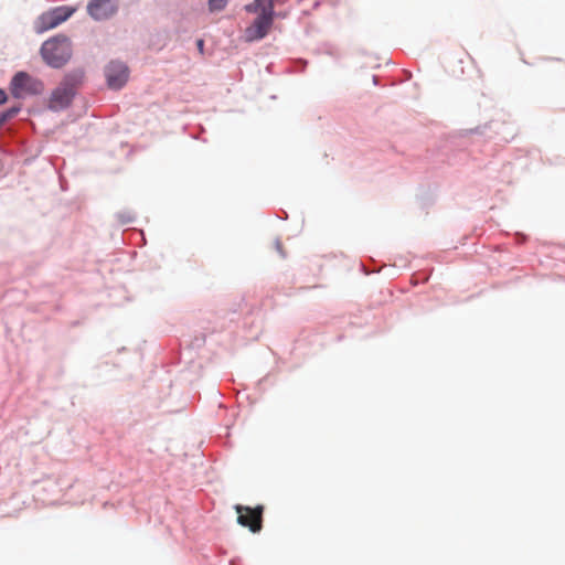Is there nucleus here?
<instances>
[{
  "instance_id": "nucleus-1",
  "label": "nucleus",
  "mask_w": 565,
  "mask_h": 565,
  "mask_svg": "<svg viewBox=\"0 0 565 565\" xmlns=\"http://www.w3.org/2000/svg\"><path fill=\"white\" fill-rule=\"evenodd\" d=\"M86 72L83 67H76L66 72L57 86L51 92L47 109L53 113L64 111L70 108L83 86Z\"/></svg>"
},
{
  "instance_id": "nucleus-2",
  "label": "nucleus",
  "mask_w": 565,
  "mask_h": 565,
  "mask_svg": "<svg viewBox=\"0 0 565 565\" xmlns=\"http://www.w3.org/2000/svg\"><path fill=\"white\" fill-rule=\"evenodd\" d=\"M117 355L124 358L105 359L96 365L97 376L114 381H126L132 376L134 369L138 366V356L125 347L118 349Z\"/></svg>"
},
{
  "instance_id": "nucleus-3",
  "label": "nucleus",
  "mask_w": 565,
  "mask_h": 565,
  "mask_svg": "<svg viewBox=\"0 0 565 565\" xmlns=\"http://www.w3.org/2000/svg\"><path fill=\"white\" fill-rule=\"evenodd\" d=\"M39 53L45 65L61 70L73 56L72 40L64 33L54 34L41 44Z\"/></svg>"
},
{
  "instance_id": "nucleus-4",
  "label": "nucleus",
  "mask_w": 565,
  "mask_h": 565,
  "mask_svg": "<svg viewBox=\"0 0 565 565\" xmlns=\"http://www.w3.org/2000/svg\"><path fill=\"white\" fill-rule=\"evenodd\" d=\"M44 82L26 71L15 72L9 82V92L14 99L36 97L44 93Z\"/></svg>"
},
{
  "instance_id": "nucleus-5",
  "label": "nucleus",
  "mask_w": 565,
  "mask_h": 565,
  "mask_svg": "<svg viewBox=\"0 0 565 565\" xmlns=\"http://www.w3.org/2000/svg\"><path fill=\"white\" fill-rule=\"evenodd\" d=\"M75 11V7L67 4L51 8L34 20L33 30L38 34L52 30L67 21Z\"/></svg>"
},
{
  "instance_id": "nucleus-6",
  "label": "nucleus",
  "mask_w": 565,
  "mask_h": 565,
  "mask_svg": "<svg viewBox=\"0 0 565 565\" xmlns=\"http://www.w3.org/2000/svg\"><path fill=\"white\" fill-rule=\"evenodd\" d=\"M130 75L129 66L126 62L114 58L110 60L105 66H104V76L106 86L108 89L118 92L122 89Z\"/></svg>"
},
{
  "instance_id": "nucleus-7",
  "label": "nucleus",
  "mask_w": 565,
  "mask_h": 565,
  "mask_svg": "<svg viewBox=\"0 0 565 565\" xmlns=\"http://www.w3.org/2000/svg\"><path fill=\"white\" fill-rule=\"evenodd\" d=\"M235 510L238 514L237 523L248 527L252 533H259L263 529L264 505L257 504L254 508L237 504Z\"/></svg>"
},
{
  "instance_id": "nucleus-8",
  "label": "nucleus",
  "mask_w": 565,
  "mask_h": 565,
  "mask_svg": "<svg viewBox=\"0 0 565 565\" xmlns=\"http://www.w3.org/2000/svg\"><path fill=\"white\" fill-rule=\"evenodd\" d=\"M119 11V0H89L86 6L87 14L95 22L113 19Z\"/></svg>"
},
{
  "instance_id": "nucleus-9",
  "label": "nucleus",
  "mask_w": 565,
  "mask_h": 565,
  "mask_svg": "<svg viewBox=\"0 0 565 565\" xmlns=\"http://www.w3.org/2000/svg\"><path fill=\"white\" fill-rule=\"evenodd\" d=\"M275 18L257 14L253 22L245 29L244 41L254 43L265 39L273 28Z\"/></svg>"
},
{
  "instance_id": "nucleus-10",
  "label": "nucleus",
  "mask_w": 565,
  "mask_h": 565,
  "mask_svg": "<svg viewBox=\"0 0 565 565\" xmlns=\"http://www.w3.org/2000/svg\"><path fill=\"white\" fill-rule=\"evenodd\" d=\"M501 126V122L498 120H491L486 122L484 125L477 126L471 129H465L460 132L461 137L470 136V135H477L484 138H493L494 135H499V127Z\"/></svg>"
},
{
  "instance_id": "nucleus-11",
  "label": "nucleus",
  "mask_w": 565,
  "mask_h": 565,
  "mask_svg": "<svg viewBox=\"0 0 565 565\" xmlns=\"http://www.w3.org/2000/svg\"><path fill=\"white\" fill-rule=\"evenodd\" d=\"M244 10L247 13L265 14L275 19L278 17V12L275 10L270 0H254L245 4Z\"/></svg>"
},
{
  "instance_id": "nucleus-12",
  "label": "nucleus",
  "mask_w": 565,
  "mask_h": 565,
  "mask_svg": "<svg viewBox=\"0 0 565 565\" xmlns=\"http://www.w3.org/2000/svg\"><path fill=\"white\" fill-rule=\"evenodd\" d=\"M22 110L21 104H14L7 109L0 111V127L7 121L13 119Z\"/></svg>"
},
{
  "instance_id": "nucleus-13",
  "label": "nucleus",
  "mask_w": 565,
  "mask_h": 565,
  "mask_svg": "<svg viewBox=\"0 0 565 565\" xmlns=\"http://www.w3.org/2000/svg\"><path fill=\"white\" fill-rule=\"evenodd\" d=\"M183 343H185L188 348H191L193 350L200 349L205 343V334L199 333V334L194 335L191 341L183 340L182 344Z\"/></svg>"
},
{
  "instance_id": "nucleus-14",
  "label": "nucleus",
  "mask_w": 565,
  "mask_h": 565,
  "mask_svg": "<svg viewBox=\"0 0 565 565\" xmlns=\"http://www.w3.org/2000/svg\"><path fill=\"white\" fill-rule=\"evenodd\" d=\"M228 1L230 0H207L209 11L211 13L221 12L227 7Z\"/></svg>"
},
{
  "instance_id": "nucleus-15",
  "label": "nucleus",
  "mask_w": 565,
  "mask_h": 565,
  "mask_svg": "<svg viewBox=\"0 0 565 565\" xmlns=\"http://www.w3.org/2000/svg\"><path fill=\"white\" fill-rule=\"evenodd\" d=\"M116 217L120 224H129L135 221V214L130 211H120L116 214Z\"/></svg>"
},
{
  "instance_id": "nucleus-16",
  "label": "nucleus",
  "mask_w": 565,
  "mask_h": 565,
  "mask_svg": "<svg viewBox=\"0 0 565 565\" xmlns=\"http://www.w3.org/2000/svg\"><path fill=\"white\" fill-rule=\"evenodd\" d=\"M233 392L235 393L236 401L238 403H242L244 399H249V394L247 393L248 391L238 390Z\"/></svg>"
},
{
  "instance_id": "nucleus-17",
  "label": "nucleus",
  "mask_w": 565,
  "mask_h": 565,
  "mask_svg": "<svg viewBox=\"0 0 565 565\" xmlns=\"http://www.w3.org/2000/svg\"><path fill=\"white\" fill-rule=\"evenodd\" d=\"M259 385H275L276 382L274 380V375L268 374L265 377L260 379L258 382Z\"/></svg>"
},
{
  "instance_id": "nucleus-18",
  "label": "nucleus",
  "mask_w": 565,
  "mask_h": 565,
  "mask_svg": "<svg viewBox=\"0 0 565 565\" xmlns=\"http://www.w3.org/2000/svg\"><path fill=\"white\" fill-rule=\"evenodd\" d=\"M361 270L363 274L365 275H370L372 273H379L380 271V268L374 266L372 268H367L366 265L364 263H361Z\"/></svg>"
},
{
  "instance_id": "nucleus-19",
  "label": "nucleus",
  "mask_w": 565,
  "mask_h": 565,
  "mask_svg": "<svg viewBox=\"0 0 565 565\" xmlns=\"http://www.w3.org/2000/svg\"><path fill=\"white\" fill-rule=\"evenodd\" d=\"M9 99L7 92L0 87V106L4 105Z\"/></svg>"
},
{
  "instance_id": "nucleus-20",
  "label": "nucleus",
  "mask_w": 565,
  "mask_h": 565,
  "mask_svg": "<svg viewBox=\"0 0 565 565\" xmlns=\"http://www.w3.org/2000/svg\"><path fill=\"white\" fill-rule=\"evenodd\" d=\"M275 245H276V249H277V252L280 254V256H281L282 258H285V257H286V255H285V252H284V249H282V245H281L280 241H279V239H276Z\"/></svg>"
},
{
  "instance_id": "nucleus-21",
  "label": "nucleus",
  "mask_w": 565,
  "mask_h": 565,
  "mask_svg": "<svg viewBox=\"0 0 565 565\" xmlns=\"http://www.w3.org/2000/svg\"><path fill=\"white\" fill-rule=\"evenodd\" d=\"M204 44H205V42H204L203 39H198L196 40V47H198L199 52L202 53V54L204 52Z\"/></svg>"
},
{
  "instance_id": "nucleus-22",
  "label": "nucleus",
  "mask_w": 565,
  "mask_h": 565,
  "mask_svg": "<svg viewBox=\"0 0 565 565\" xmlns=\"http://www.w3.org/2000/svg\"><path fill=\"white\" fill-rule=\"evenodd\" d=\"M273 6L275 7L276 4H284L287 0H270Z\"/></svg>"
},
{
  "instance_id": "nucleus-23",
  "label": "nucleus",
  "mask_w": 565,
  "mask_h": 565,
  "mask_svg": "<svg viewBox=\"0 0 565 565\" xmlns=\"http://www.w3.org/2000/svg\"><path fill=\"white\" fill-rule=\"evenodd\" d=\"M429 279V276L427 274H423V277L420 278L422 282H425Z\"/></svg>"
},
{
  "instance_id": "nucleus-24",
  "label": "nucleus",
  "mask_w": 565,
  "mask_h": 565,
  "mask_svg": "<svg viewBox=\"0 0 565 565\" xmlns=\"http://www.w3.org/2000/svg\"><path fill=\"white\" fill-rule=\"evenodd\" d=\"M238 563H239L238 558H234V559L230 561V565H238Z\"/></svg>"
},
{
  "instance_id": "nucleus-25",
  "label": "nucleus",
  "mask_w": 565,
  "mask_h": 565,
  "mask_svg": "<svg viewBox=\"0 0 565 565\" xmlns=\"http://www.w3.org/2000/svg\"><path fill=\"white\" fill-rule=\"evenodd\" d=\"M188 373H189V371H183V372H182V374H181V376H182L183 379H186Z\"/></svg>"
},
{
  "instance_id": "nucleus-26",
  "label": "nucleus",
  "mask_w": 565,
  "mask_h": 565,
  "mask_svg": "<svg viewBox=\"0 0 565 565\" xmlns=\"http://www.w3.org/2000/svg\"><path fill=\"white\" fill-rule=\"evenodd\" d=\"M373 83L376 85L377 84V76H373Z\"/></svg>"
},
{
  "instance_id": "nucleus-27",
  "label": "nucleus",
  "mask_w": 565,
  "mask_h": 565,
  "mask_svg": "<svg viewBox=\"0 0 565 565\" xmlns=\"http://www.w3.org/2000/svg\"><path fill=\"white\" fill-rule=\"evenodd\" d=\"M284 216H279L280 218H287V212L282 211Z\"/></svg>"
},
{
  "instance_id": "nucleus-28",
  "label": "nucleus",
  "mask_w": 565,
  "mask_h": 565,
  "mask_svg": "<svg viewBox=\"0 0 565 565\" xmlns=\"http://www.w3.org/2000/svg\"><path fill=\"white\" fill-rule=\"evenodd\" d=\"M186 404L184 403L180 408L175 409V412L181 411L182 408H185Z\"/></svg>"
},
{
  "instance_id": "nucleus-29",
  "label": "nucleus",
  "mask_w": 565,
  "mask_h": 565,
  "mask_svg": "<svg viewBox=\"0 0 565 565\" xmlns=\"http://www.w3.org/2000/svg\"><path fill=\"white\" fill-rule=\"evenodd\" d=\"M327 53H328L329 55H333V52H332V50H331V49H330V50H328V52H327Z\"/></svg>"
},
{
  "instance_id": "nucleus-30",
  "label": "nucleus",
  "mask_w": 565,
  "mask_h": 565,
  "mask_svg": "<svg viewBox=\"0 0 565 565\" xmlns=\"http://www.w3.org/2000/svg\"><path fill=\"white\" fill-rule=\"evenodd\" d=\"M302 64H303V65H302V68H305V67H306V65H307V61H302Z\"/></svg>"
}]
</instances>
